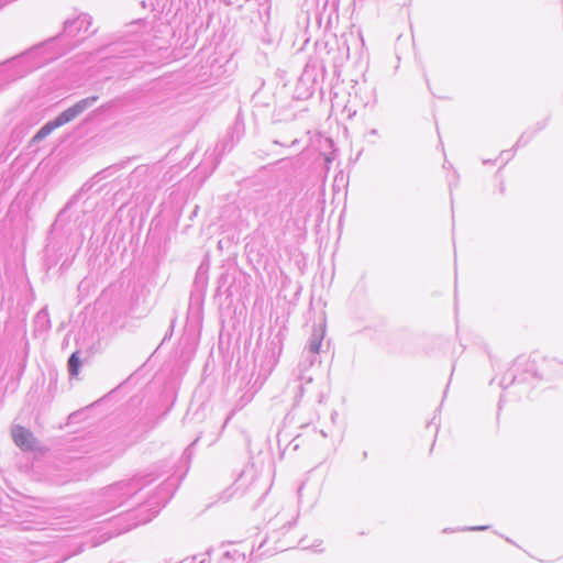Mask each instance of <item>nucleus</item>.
Masks as SVG:
<instances>
[{"instance_id":"2","label":"nucleus","mask_w":563,"mask_h":563,"mask_svg":"<svg viewBox=\"0 0 563 563\" xmlns=\"http://www.w3.org/2000/svg\"><path fill=\"white\" fill-rule=\"evenodd\" d=\"M12 438L14 443L23 451H32L36 449V439L33 433L22 426H15L12 429Z\"/></svg>"},{"instance_id":"1","label":"nucleus","mask_w":563,"mask_h":563,"mask_svg":"<svg viewBox=\"0 0 563 563\" xmlns=\"http://www.w3.org/2000/svg\"><path fill=\"white\" fill-rule=\"evenodd\" d=\"M97 100V97H89L80 100L71 108L62 112L54 121L46 123L44 126L40 129V131L35 134L34 141H41L46 137L53 130L59 128L69 121L77 118L80 113H82L89 106H91Z\"/></svg>"},{"instance_id":"3","label":"nucleus","mask_w":563,"mask_h":563,"mask_svg":"<svg viewBox=\"0 0 563 563\" xmlns=\"http://www.w3.org/2000/svg\"><path fill=\"white\" fill-rule=\"evenodd\" d=\"M80 360L78 357V352H74L68 360V369L71 376H77L80 368Z\"/></svg>"}]
</instances>
